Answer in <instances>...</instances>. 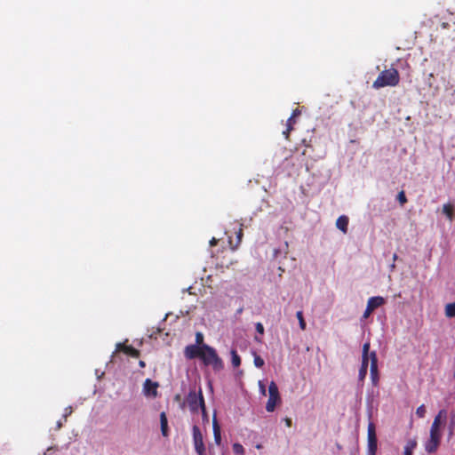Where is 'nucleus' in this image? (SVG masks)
<instances>
[{
	"instance_id": "obj_1",
	"label": "nucleus",
	"mask_w": 455,
	"mask_h": 455,
	"mask_svg": "<svg viewBox=\"0 0 455 455\" xmlns=\"http://www.w3.org/2000/svg\"><path fill=\"white\" fill-rule=\"evenodd\" d=\"M446 417L447 411L445 409L440 410L435 417L430 427L429 439L425 443V451L427 453H434L437 451L442 439L441 425Z\"/></svg>"
},
{
	"instance_id": "obj_2",
	"label": "nucleus",
	"mask_w": 455,
	"mask_h": 455,
	"mask_svg": "<svg viewBox=\"0 0 455 455\" xmlns=\"http://www.w3.org/2000/svg\"><path fill=\"white\" fill-rule=\"evenodd\" d=\"M400 82V76L397 69L391 68L379 73L377 79L373 82L374 89H380L386 86H396Z\"/></svg>"
},
{
	"instance_id": "obj_3",
	"label": "nucleus",
	"mask_w": 455,
	"mask_h": 455,
	"mask_svg": "<svg viewBox=\"0 0 455 455\" xmlns=\"http://www.w3.org/2000/svg\"><path fill=\"white\" fill-rule=\"evenodd\" d=\"M200 360L204 365L211 366L216 372L224 369L223 360L219 356L216 349L209 345H204Z\"/></svg>"
},
{
	"instance_id": "obj_4",
	"label": "nucleus",
	"mask_w": 455,
	"mask_h": 455,
	"mask_svg": "<svg viewBox=\"0 0 455 455\" xmlns=\"http://www.w3.org/2000/svg\"><path fill=\"white\" fill-rule=\"evenodd\" d=\"M186 403H188L191 412L196 413L201 410L203 414L206 413L204 398L201 387L198 391H196V388L190 389L187 395Z\"/></svg>"
},
{
	"instance_id": "obj_5",
	"label": "nucleus",
	"mask_w": 455,
	"mask_h": 455,
	"mask_svg": "<svg viewBox=\"0 0 455 455\" xmlns=\"http://www.w3.org/2000/svg\"><path fill=\"white\" fill-rule=\"evenodd\" d=\"M269 397L266 404V410L268 412L275 411V406L281 402V397L278 390V387L275 381H271L268 386Z\"/></svg>"
},
{
	"instance_id": "obj_6",
	"label": "nucleus",
	"mask_w": 455,
	"mask_h": 455,
	"mask_svg": "<svg viewBox=\"0 0 455 455\" xmlns=\"http://www.w3.org/2000/svg\"><path fill=\"white\" fill-rule=\"evenodd\" d=\"M377 449L378 439L375 425L372 422H370L367 429V455H376Z\"/></svg>"
},
{
	"instance_id": "obj_7",
	"label": "nucleus",
	"mask_w": 455,
	"mask_h": 455,
	"mask_svg": "<svg viewBox=\"0 0 455 455\" xmlns=\"http://www.w3.org/2000/svg\"><path fill=\"white\" fill-rule=\"evenodd\" d=\"M193 443L197 455H206V449L204 443L202 432L198 426L195 425L192 428Z\"/></svg>"
},
{
	"instance_id": "obj_8",
	"label": "nucleus",
	"mask_w": 455,
	"mask_h": 455,
	"mask_svg": "<svg viewBox=\"0 0 455 455\" xmlns=\"http://www.w3.org/2000/svg\"><path fill=\"white\" fill-rule=\"evenodd\" d=\"M371 358V366H370V374L371 379L373 386H377L379 379V370H378V357L377 353L372 351L370 355Z\"/></svg>"
},
{
	"instance_id": "obj_9",
	"label": "nucleus",
	"mask_w": 455,
	"mask_h": 455,
	"mask_svg": "<svg viewBox=\"0 0 455 455\" xmlns=\"http://www.w3.org/2000/svg\"><path fill=\"white\" fill-rule=\"evenodd\" d=\"M204 345H188L185 347L184 355L187 359L192 360L196 358H201L202 353L204 352Z\"/></svg>"
},
{
	"instance_id": "obj_10",
	"label": "nucleus",
	"mask_w": 455,
	"mask_h": 455,
	"mask_svg": "<svg viewBox=\"0 0 455 455\" xmlns=\"http://www.w3.org/2000/svg\"><path fill=\"white\" fill-rule=\"evenodd\" d=\"M159 384L152 381L150 379H147L143 384V393L147 396L156 397L157 395V388Z\"/></svg>"
},
{
	"instance_id": "obj_11",
	"label": "nucleus",
	"mask_w": 455,
	"mask_h": 455,
	"mask_svg": "<svg viewBox=\"0 0 455 455\" xmlns=\"http://www.w3.org/2000/svg\"><path fill=\"white\" fill-rule=\"evenodd\" d=\"M116 352H124V354L138 358L140 355V351L134 348L132 346H128L124 343H117L116 347Z\"/></svg>"
},
{
	"instance_id": "obj_12",
	"label": "nucleus",
	"mask_w": 455,
	"mask_h": 455,
	"mask_svg": "<svg viewBox=\"0 0 455 455\" xmlns=\"http://www.w3.org/2000/svg\"><path fill=\"white\" fill-rule=\"evenodd\" d=\"M369 362L371 363V359L362 358V363L358 372V380L362 383H363L366 378Z\"/></svg>"
},
{
	"instance_id": "obj_13",
	"label": "nucleus",
	"mask_w": 455,
	"mask_h": 455,
	"mask_svg": "<svg viewBox=\"0 0 455 455\" xmlns=\"http://www.w3.org/2000/svg\"><path fill=\"white\" fill-rule=\"evenodd\" d=\"M349 219L346 215L339 216L336 220V227L341 230L344 234L347 232Z\"/></svg>"
},
{
	"instance_id": "obj_14",
	"label": "nucleus",
	"mask_w": 455,
	"mask_h": 455,
	"mask_svg": "<svg viewBox=\"0 0 455 455\" xmlns=\"http://www.w3.org/2000/svg\"><path fill=\"white\" fill-rule=\"evenodd\" d=\"M385 303L384 298L380 296L371 297L368 299L367 305L373 310Z\"/></svg>"
},
{
	"instance_id": "obj_15",
	"label": "nucleus",
	"mask_w": 455,
	"mask_h": 455,
	"mask_svg": "<svg viewBox=\"0 0 455 455\" xmlns=\"http://www.w3.org/2000/svg\"><path fill=\"white\" fill-rule=\"evenodd\" d=\"M160 425H161V432L162 435L166 437L169 435V429H168V420L167 416L164 411H162L160 413Z\"/></svg>"
},
{
	"instance_id": "obj_16",
	"label": "nucleus",
	"mask_w": 455,
	"mask_h": 455,
	"mask_svg": "<svg viewBox=\"0 0 455 455\" xmlns=\"http://www.w3.org/2000/svg\"><path fill=\"white\" fill-rule=\"evenodd\" d=\"M212 428H213L214 441H215L217 445H220V443H221V431H220V427L219 426L216 419H213Z\"/></svg>"
},
{
	"instance_id": "obj_17",
	"label": "nucleus",
	"mask_w": 455,
	"mask_h": 455,
	"mask_svg": "<svg viewBox=\"0 0 455 455\" xmlns=\"http://www.w3.org/2000/svg\"><path fill=\"white\" fill-rule=\"evenodd\" d=\"M416 446L417 441L415 439L409 440L404 446L403 455H412L413 450Z\"/></svg>"
},
{
	"instance_id": "obj_18",
	"label": "nucleus",
	"mask_w": 455,
	"mask_h": 455,
	"mask_svg": "<svg viewBox=\"0 0 455 455\" xmlns=\"http://www.w3.org/2000/svg\"><path fill=\"white\" fill-rule=\"evenodd\" d=\"M230 354H231V363H232V365L235 368L239 367L241 365V357H240V355L237 354L236 350H235V349H232Z\"/></svg>"
},
{
	"instance_id": "obj_19",
	"label": "nucleus",
	"mask_w": 455,
	"mask_h": 455,
	"mask_svg": "<svg viewBox=\"0 0 455 455\" xmlns=\"http://www.w3.org/2000/svg\"><path fill=\"white\" fill-rule=\"evenodd\" d=\"M445 315L447 317H454L455 316V302L449 303L446 305Z\"/></svg>"
},
{
	"instance_id": "obj_20",
	"label": "nucleus",
	"mask_w": 455,
	"mask_h": 455,
	"mask_svg": "<svg viewBox=\"0 0 455 455\" xmlns=\"http://www.w3.org/2000/svg\"><path fill=\"white\" fill-rule=\"evenodd\" d=\"M443 212L447 218L451 220L453 219V208L451 204H447L443 206Z\"/></svg>"
},
{
	"instance_id": "obj_21",
	"label": "nucleus",
	"mask_w": 455,
	"mask_h": 455,
	"mask_svg": "<svg viewBox=\"0 0 455 455\" xmlns=\"http://www.w3.org/2000/svg\"><path fill=\"white\" fill-rule=\"evenodd\" d=\"M296 316L299 320V328L304 331L306 330V327H307V323L305 322V319H304V316H303V312L302 311H298L296 313Z\"/></svg>"
},
{
	"instance_id": "obj_22",
	"label": "nucleus",
	"mask_w": 455,
	"mask_h": 455,
	"mask_svg": "<svg viewBox=\"0 0 455 455\" xmlns=\"http://www.w3.org/2000/svg\"><path fill=\"white\" fill-rule=\"evenodd\" d=\"M455 429V411H452L450 413V422H449V432L451 435L453 434V431Z\"/></svg>"
},
{
	"instance_id": "obj_23",
	"label": "nucleus",
	"mask_w": 455,
	"mask_h": 455,
	"mask_svg": "<svg viewBox=\"0 0 455 455\" xmlns=\"http://www.w3.org/2000/svg\"><path fill=\"white\" fill-rule=\"evenodd\" d=\"M371 344L370 342H365L363 345V351H362V358H370V355L371 352H370Z\"/></svg>"
},
{
	"instance_id": "obj_24",
	"label": "nucleus",
	"mask_w": 455,
	"mask_h": 455,
	"mask_svg": "<svg viewBox=\"0 0 455 455\" xmlns=\"http://www.w3.org/2000/svg\"><path fill=\"white\" fill-rule=\"evenodd\" d=\"M232 448L234 453L236 455H243L245 452L243 446L238 443H234Z\"/></svg>"
},
{
	"instance_id": "obj_25",
	"label": "nucleus",
	"mask_w": 455,
	"mask_h": 455,
	"mask_svg": "<svg viewBox=\"0 0 455 455\" xmlns=\"http://www.w3.org/2000/svg\"><path fill=\"white\" fill-rule=\"evenodd\" d=\"M253 363H254V365L257 368H261L264 365V363H265L264 360L259 355H257L256 353H254Z\"/></svg>"
},
{
	"instance_id": "obj_26",
	"label": "nucleus",
	"mask_w": 455,
	"mask_h": 455,
	"mask_svg": "<svg viewBox=\"0 0 455 455\" xmlns=\"http://www.w3.org/2000/svg\"><path fill=\"white\" fill-rule=\"evenodd\" d=\"M295 124V119L293 116H290L287 120V136H289L290 132L293 130V124Z\"/></svg>"
},
{
	"instance_id": "obj_27",
	"label": "nucleus",
	"mask_w": 455,
	"mask_h": 455,
	"mask_svg": "<svg viewBox=\"0 0 455 455\" xmlns=\"http://www.w3.org/2000/svg\"><path fill=\"white\" fill-rule=\"evenodd\" d=\"M426 407L424 404L419 406L416 410V415L419 417V418H424L425 415H426Z\"/></svg>"
},
{
	"instance_id": "obj_28",
	"label": "nucleus",
	"mask_w": 455,
	"mask_h": 455,
	"mask_svg": "<svg viewBox=\"0 0 455 455\" xmlns=\"http://www.w3.org/2000/svg\"><path fill=\"white\" fill-rule=\"evenodd\" d=\"M397 200L401 205H403L407 202V197L403 190L400 191L397 195Z\"/></svg>"
},
{
	"instance_id": "obj_29",
	"label": "nucleus",
	"mask_w": 455,
	"mask_h": 455,
	"mask_svg": "<svg viewBox=\"0 0 455 455\" xmlns=\"http://www.w3.org/2000/svg\"><path fill=\"white\" fill-rule=\"evenodd\" d=\"M195 345H197V346L206 345L205 343H204V335H203V333L196 332V344Z\"/></svg>"
},
{
	"instance_id": "obj_30",
	"label": "nucleus",
	"mask_w": 455,
	"mask_h": 455,
	"mask_svg": "<svg viewBox=\"0 0 455 455\" xmlns=\"http://www.w3.org/2000/svg\"><path fill=\"white\" fill-rule=\"evenodd\" d=\"M255 329H256V331L258 333H259L260 335H263L264 334V326L261 323H257L255 324Z\"/></svg>"
},
{
	"instance_id": "obj_31",
	"label": "nucleus",
	"mask_w": 455,
	"mask_h": 455,
	"mask_svg": "<svg viewBox=\"0 0 455 455\" xmlns=\"http://www.w3.org/2000/svg\"><path fill=\"white\" fill-rule=\"evenodd\" d=\"M242 237H243V230L240 229L239 232L237 233V244L235 246L232 247L233 251H235L237 248L238 244L242 241Z\"/></svg>"
},
{
	"instance_id": "obj_32",
	"label": "nucleus",
	"mask_w": 455,
	"mask_h": 455,
	"mask_svg": "<svg viewBox=\"0 0 455 455\" xmlns=\"http://www.w3.org/2000/svg\"><path fill=\"white\" fill-rule=\"evenodd\" d=\"M373 309H371L368 305L366 306V309L363 313V318H368L370 315L372 313Z\"/></svg>"
},
{
	"instance_id": "obj_33",
	"label": "nucleus",
	"mask_w": 455,
	"mask_h": 455,
	"mask_svg": "<svg viewBox=\"0 0 455 455\" xmlns=\"http://www.w3.org/2000/svg\"><path fill=\"white\" fill-rule=\"evenodd\" d=\"M72 407H68L65 409V413L63 415L65 421L67 420V417L72 413Z\"/></svg>"
},
{
	"instance_id": "obj_34",
	"label": "nucleus",
	"mask_w": 455,
	"mask_h": 455,
	"mask_svg": "<svg viewBox=\"0 0 455 455\" xmlns=\"http://www.w3.org/2000/svg\"><path fill=\"white\" fill-rule=\"evenodd\" d=\"M449 102L450 104L451 105H454L455 104V90L451 93V95L449 96Z\"/></svg>"
},
{
	"instance_id": "obj_35",
	"label": "nucleus",
	"mask_w": 455,
	"mask_h": 455,
	"mask_svg": "<svg viewBox=\"0 0 455 455\" xmlns=\"http://www.w3.org/2000/svg\"><path fill=\"white\" fill-rule=\"evenodd\" d=\"M259 389H260L261 394L265 395H266V388H265L264 384L261 381H259Z\"/></svg>"
},
{
	"instance_id": "obj_36",
	"label": "nucleus",
	"mask_w": 455,
	"mask_h": 455,
	"mask_svg": "<svg viewBox=\"0 0 455 455\" xmlns=\"http://www.w3.org/2000/svg\"><path fill=\"white\" fill-rule=\"evenodd\" d=\"M299 115H300V111L298 108H296L295 110H293L292 115L291 116H293V119H295V117L298 116Z\"/></svg>"
},
{
	"instance_id": "obj_37",
	"label": "nucleus",
	"mask_w": 455,
	"mask_h": 455,
	"mask_svg": "<svg viewBox=\"0 0 455 455\" xmlns=\"http://www.w3.org/2000/svg\"><path fill=\"white\" fill-rule=\"evenodd\" d=\"M217 243H218V240H217L216 238L212 237V238L210 240V245H211V246H215V245H217Z\"/></svg>"
},
{
	"instance_id": "obj_38",
	"label": "nucleus",
	"mask_w": 455,
	"mask_h": 455,
	"mask_svg": "<svg viewBox=\"0 0 455 455\" xmlns=\"http://www.w3.org/2000/svg\"><path fill=\"white\" fill-rule=\"evenodd\" d=\"M174 400H175L176 402H180V400H181V395H179V394H178V395H176L174 396Z\"/></svg>"
},
{
	"instance_id": "obj_39",
	"label": "nucleus",
	"mask_w": 455,
	"mask_h": 455,
	"mask_svg": "<svg viewBox=\"0 0 455 455\" xmlns=\"http://www.w3.org/2000/svg\"><path fill=\"white\" fill-rule=\"evenodd\" d=\"M285 421H286L287 427H291V419H286Z\"/></svg>"
},
{
	"instance_id": "obj_40",
	"label": "nucleus",
	"mask_w": 455,
	"mask_h": 455,
	"mask_svg": "<svg viewBox=\"0 0 455 455\" xmlns=\"http://www.w3.org/2000/svg\"><path fill=\"white\" fill-rule=\"evenodd\" d=\"M139 365H140V367L144 368L146 366V363L144 361H140Z\"/></svg>"
},
{
	"instance_id": "obj_41",
	"label": "nucleus",
	"mask_w": 455,
	"mask_h": 455,
	"mask_svg": "<svg viewBox=\"0 0 455 455\" xmlns=\"http://www.w3.org/2000/svg\"><path fill=\"white\" fill-rule=\"evenodd\" d=\"M62 427V422L60 420L57 422V429H60Z\"/></svg>"
},
{
	"instance_id": "obj_42",
	"label": "nucleus",
	"mask_w": 455,
	"mask_h": 455,
	"mask_svg": "<svg viewBox=\"0 0 455 455\" xmlns=\"http://www.w3.org/2000/svg\"><path fill=\"white\" fill-rule=\"evenodd\" d=\"M283 135L285 136L286 139H289V136H287V129L285 131H283Z\"/></svg>"
},
{
	"instance_id": "obj_43",
	"label": "nucleus",
	"mask_w": 455,
	"mask_h": 455,
	"mask_svg": "<svg viewBox=\"0 0 455 455\" xmlns=\"http://www.w3.org/2000/svg\"><path fill=\"white\" fill-rule=\"evenodd\" d=\"M393 259H394V260H396L397 255L395 253L393 255Z\"/></svg>"
},
{
	"instance_id": "obj_44",
	"label": "nucleus",
	"mask_w": 455,
	"mask_h": 455,
	"mask_svg": "<svg viewBox=\"0 0 455 455\" xmlns=\"http://www.w3.org/2000/svg\"><path fill=\"white\" fill-rule=\"evenodd\" d=\"M261 447H262V446H261L260 444H258V445L256 446V448H257V449H260Z\"/></svg>"
},
{
	"instance_id": "obj_45",
	"label": "nucleus",
	"mask_w": 455,
	"mask_h": 455,
	"mask_svg": "<svg viewBox=\"0 0 455 455\" xmlns=\"http://www.w3.org/2000/svg\"><path fill=\"white\" fill-rule=\"evenodd\" d=\"M184 406H185V402H183V403H181V408H184Z\"/></svg>"
},
{
	"instance_id": "obj_46",
	"label": "nucleus",
	"mask_w": 455,
	"mask_h": 455,
	"mask_svg": "<svg viewBox=\"0 0 455 455\" xmlns=\"http://www.w3.org/2000/svg\"><path fill=\"white\" fill-rule=\"evenodd\" d=\"M255 340L260 341V339H259L258 337H255Z\"/></svg>"
}]
</instances>
